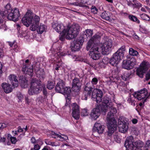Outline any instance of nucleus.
<instances>
[{"mask_svg":"<svg viewBox=\"0 0 150 150\" xmlns=\"http://www.w3.org/2000/svg\"><path fill=\"white\" fill-rule=\"evenodd\" d=\"M52 27L58 33H60L59 39L62 41L64 40L65 38L69 40L75 38L80 31V26L78 24L72 25L71 27L68 26L66 29L62 24L53 23Z\"/></svg>","mask_w":150,"mask_h":150,"instance_id":"obj_1","label":"nucleus"},{"mask_svg":"<svg viewBox=\"0 0 150 150\" xmlns=\"http://www.w3.org/2000/svg\"><path fill=\"white\" fill-rule=\"evenodd\" d=\"M92 88L89 83H87L85 86L83 95L82 97V100H86L87 98L91 97L93 100L98 103L102 101L103 93L102 91L97 88H95L92 91Z\"/></svg>","mask_w":150,"mask_h":150,"instance_id":"obj_2","label":"nucleus"},{"mask_svg":"<svg viewBox=\"0 0 150 150\" xmlns=\"http://www.w3.org/2000/svg\"><path fill=\"white\" fill-rule=\"evenodd\" d=\"M40 18L34 14L30 11L27 12L22 19V22L26 27H28L31 25L30 27V30H35L38 26Z\"/></svg>","mask_w":150,"mask_h":150,"instance_id":"obj_3","label":"nucleus"},{"mask_svg":"<svg viewBox=\"0 0 150 150\" xmlns=\"http://www.w3.org/2000/svg\"><path fill=\"white\" fill-rule=\"evenodd\" d=\"M110 111L109 112L107 116V120L108 122V134L110 136L113 134L114 131L117 128V122L113 117L114 114L117 113L116 108L113 107L109 108Z\"/></svg>","mask_w":150,"mask_h":150,"instance_id":"obj_4","label":"nucleus"},{"mask_svg":"<svg viewBox=\"0 0 150 150\" xmlns=\"http://www.w3.org/2000/svg\"><path fill=\"white\" fill-rule=\"evenodd\" d=\"M43 85L42 82L37 79H33L31 80L28 93L30 96L39 93L42 90Z\"/></svg>","mask_w":150,"mask_h":150,"instance_id":"obj_5","label":"nucleus"},{"mask_svg":"<svg viewBox=\"0 0 150 150\" xmlns=\"http://www.w3.org/2000/svg\"><path fill=\"white\" fill-rule=\"evenodd\" d=\"M125 51V47L122 46L115 53L109 61V63L113 66H116L122 59Z\"/></svg>","mask_w":150,"mask_h":150,"instance_id":"obj_6","label":"nucleus"},{"mask_svg":"<svg viewBox=\"0 0 150 150\" xmlns=\"http://www.w3.org/2000/svg\"><path fill=\"white\" fill-rule=\"evenodd\" d=\"M113 43L111 40L107 39L101 46L102 54L104 55L108 54L110 52Z\"/></svg>","mask_w":150,"mask_h":150,"instance_id":"obj_7","label":"nucleus"},{"mask_svg":"<svg viewBox=\"0 0 150 150\" xmlns=\"http://www.w3.org/2000/svg\"><path fill=\"white\" fill-rule=\"evenodd\" d=\"M149 62L144 61L140 64V67L137 70V74L139 77L142 78L144 74L149 67Z\"/></svg>","mask_w":150,"mask_h":150,"instance_id":"obj_8","label":"nucleus"},{"mask_svg":"<svg viewBox=\"0 0 150 150\" xmlns=\"http://www.w3.org/2000/svg\"><path fill=\"white\" fill-rule=\"evenodd\" d=\"M20 16L19 10L16 8L12 9L7 15V18L8 20L14 21H18Z\"/></svg>","mask_w":150,"mask_h":150,"instance_id":"obj_9","label":"nucleus"},{"mask_svg":"<svg viewBox=\"0 0 150 150\" xmlns=\"http://www.w3.org/2000/svg\"><path fill=\"white\" fill-rule=\"evenodd\" d=\"M84 40L83 37H80L77 39L74 40L71 44V49L72 51H78L82 46Z\"/></svg>","mask_w":150,"mask_h":150,"instance_id":"obj_10","label":"nucleus"},{"mask_svg":"<svg viewBox=\"0 0 150 150\" xmlns=\"http://www.w3.org/2000/svg\"><path fill=\"white\" fill-rule=\"evenodd\" d=\"M117 126L119 132L122 133L126 132L128 129V127L126 122L124 120V118L120 117L118 119Z\"/></svg>","mask_w":150,"mask_h":150,"instance_id":"obj_11","label":"nucleus"},{"mask_svg":"<svg viewBox=\"0 0 150 150\" xmlns=\"http://www.w3.org/2000/svg\"><path fill=\"white\" fill-rule=\"evenodd\" d=\"M136 64V59L134 58H132L129 60H123L122 62V67L127 69H130L132 68Z\"/></svg>","mask_w":150,"mask_h":150,"instance_id":"obj_12","label":"nucleus"},{"mask_svg":"<svg viewBox=\"0 0 150 150\" xmlns=\"http://www.w3.org/2000/svg\"><path fill=\"white\" fill-rule=\"evenodd\" d=\"M148 92L145 88L141 89L140 91L134 92L133 94V96L139 100L144 99L148 95Z\"/></svg>","mask_w":150,"mask_h":150,"instance_id":"obj_13","label":"nucleus"},{"mask_svg":"<svg viewBox=\"0 0 150 150\" xmlns=\"http://www.w3.org/2000/svg\"><path fill=\"white\" fill-rule=\"evenodd\" d=\"M134 142V138L132 136H129L127 138L125 143L126 150H133Z\"/></svg>","mask_w":150,"mask_h":150,"instance_id":"obj_14","label":"nucleus"},{"mask_svg":"<svg viewBox=\"0 0 150 150\" xmlns=\"http://www.w3.org/2000/svg\"><path fill=\"white\" fill-rule=\"evenodd\" d=\"M72 107V117L76 120H78L80 117L79 108V106L76 103H73L71 105Z\"/></svg>","mask_w":150,"mask_h":150,"instance_id":"obj_15","label":"nucleus"},{"mask_svg":"<svg viewBox=\"0 0 150 150\" xmlns=\"http://www.w3.org/2000/svg\"><path fill=\"white\" fill-rule=\"evenodd\" d=\"M81 83L78 78L75 77L73 80L72 89L75 92L78 91L81 86Z\"/></svg>","mask_w":150,"mask_h":150,"instance_id":"obj_16","label":"nucleus"},{"mask_svg":"<svg viewBox=\"0 0 150 150\" xmlns=\"http://www.w3.org/2000/svg\"><path fill=\"white\" fill-rule=\"evenodd\" d=\"M22 71L24 73L32 76L33 74V67L32 65L25 64L23 65Z\"/></svg>","mask_w":150,"mask_h":150,"instance_id":"obj_17","label":"nucleus"},{"mask_svg":"<svg viewBox=\"0 0 150 150\" xmlns=\"http://www.w3.org/2000/svg\"><path fill=\"white\" fill-rule=\"evenodd\" d=\"M65 86V82L63 80L59 79L58 82L55 86V91L58 93H61Z\"/></svg>","mask_w":150,"mask_h":150,"instance_id":"obj_18","label":"nucleus"},{"mask_svg":"<svg viewBox=\"0 0 150 150\" xmlns=\"http://www.w3.org/2000/svg\"><path fill=\"white\" fill-rule=\"evenodd\" d=\"M89 55L94 60L98 59L101 57V54L98 51V48L95 50L93 49H91V50L90 51Z\"/></svg>","mask_w":150,"mask_h":150,"instance_id":"obj_19","label":"nucleus"},{"mask_svg":"<svg viewBox=\"0 0 150 150\" xmlns=\"http://www.w3.org/2000/svg\"><path fill=\"white\" fill-rule=\"evenodd\" d=\"M98 107L96 106L92 111L90 115L91 118L94 120H96L100 115V111Z\"/></svg>","mask_w":150,"mask_h":150,"instance_id":"obj_20","label":"nucleus"},{"mask_svg":"<svg viewBox=\"0 0 150 150\" xmlns=\"http://www.w3.org/2000/svg\"><path fill=\"white\" fill-rule=\"evenodd\" d=\"M104 130V126L96 122L95 123L93 128L94 132H97L99 134L102 133Z\"/></svg>","mask_w":150,"mask_h":150,"instance_id":"obj_21","label":"nucleus"},{"mask_svg":"<svg viewBox=\"0 0 150 150\" xmlns=\"http://www.w3.org/2000/svg\"><path fill=\"white\" fill-rule=\"evenodd\" d=\"M9 79L13 88L18 86V81L17 77L14 75H10L9 76Z\"/></svg>","mask_w":150,"mask_h":150,"instance_id":"obj_22","label":"nucleus"},{"mask_svg":"<svg viewBox=\"0 0 150 150\" xmlns=\"http://www.w3.org/2000/svg\"><path fill=\"white\" fill-rule=\"evenodd\" d=\"M86 49L88 51L90 50L91 51V49H93L94 50H97L98 48V46L95 43V42H93V41H91L90 40L87 43Z\"/></svg>","mask_w":150,"mask_h":150,"instance_id":"obj_23","label":"nucleus"},{"mask_svg":"<svg viewBox=\"0 0 150 150\" xmlns=\"http://www.w3.org/2000/svg\"><path fill=\"white\" fill-rule=\"evenodd\" d=\"M2 86L4 91L6 93H9L11 92L13 88L12 87L11 84L6 83H3L2 84Z\"/></svg>","mask_w":150,"mask_h":150,"instance_id":"obj_24","label":"nucleus"},{"mask_svg":"<svg viewBox=\"0 0 150 150\" xmlns=\"http://www.w3.org/2000/svg\"><path fill=\"white\" fill-rule=\"evenodd\" d=\"M39 23L38 24V26L37 29V32L38 33L42 34L43 32L45 31L46 29V26L45 25L41 24L40 25H39Z\"/></svg>","mask_w":150,"mask_h":150,"instance_id":"obj_25","label":"nucleus"},{"mask_svg":"<svg viewBox=\"0 0 150 150\" xmlns=\"http://www.w3.org/2000/svg\"><path fill=\"white\" fill-rule=\"evenodd\" d=\"M63 91L61 93L67 96H70L71 93V90L70 87L65 86L63 89Z\"/></svg>","mask_w":150,"mask_h":150,"instance_id":"obj_26","label":"nucleus"},{"mask_svg":"<svg viewBox=\"0 0 150 150\" xmlns=\"http://www.w3.org/2000/svg\"><path fill=\"white\" fill-rule=\"evenodd\" d=\"M97 107H98V108L100 110V112L101 111L102 112L104 113L106 112L108 109L109 110V108L108 106L107 105L100 104L99 105H97Z\"/></svg>","mask_w":150,"mask_h":150,"instance_id":"obj_27","label":"nucleus"},{"mask_svg":"<svg viewBox=\"0 0 150 150\" xmlns=\"http://www.w3.org/2000/svg\"><path fill=\"white\" fill-rule=\"evenodd\" d=\"M5 9L4 11L2 12L3 14L7 16V14L9 13L12 10L10 4H8L5 6Z\"/></svg>","mask_w":150,"mask_h":150,"instance_id":"obj_28","label":"nucleus"},{"mask_svg":"<svg viewBox=\"0 0 150 150\" xmlns=\"http://www.w3.org/2000/svg\"><path fill=\"white\" fill-rule=\"evenodd\" d=\"M55 84V82L54 80L50 79L47 81V88L49 89H51L54 88Z\"/></svg>","mask_w":150,"mask_h":150,"instance_id":"obj_29","label":"nucleus"},{"mask_svg":"<svg viewBox=\"0 0 150 150\" xmlns=\"http://www.w3.org/2000/svg\"><path fill=\"white\" fill-rule=\"evenodd\" d=\"M102 104L107 105L109 108L113 107V104L112 102H109V100L107 98H104Z\"/></svg>","mask_w":150,"mask_h":150,"instance_id":"obj_30","label":"nucleus"},{"mask_svg":"<svg viewBox=\"0 0 150 150\" xmlns=\"http://www.w3.org/2000/svg\"><path fill=\"white\" fill-rule=\"evenodd\" d=\"M84 33L87 38H90L93 34V31L90 29H87L84 32Z\"/></svg>","mask_w":150,"mask_h":150,"instance_id":"obj_31","label":"nucleus"},{"mask_svg":"<svg viewBox=\"0 0 150 150\" xmlns=\"http://www.w3.org/2000/svg\"><path fill=\"white\" fill-rule=\"evenodd\" d=\"M101 17L103 19L106 20H109L110 18L106 11H105L103 12L100 15Z\"/></svg>","mask_w":150,"mask_h":150,"instance_id":"obj_32","label":"nucleus"},{"mask_svg":"<svg viewBox=\"0 0 150 150\" xmlns=\"http://www.w3.org/2000/svg\"><path fill=\"white\" fill-rule=\"evenodd\" d=\"M129 53L130 55L133 56H137L138 54V52L132 48H129Z\"/></svg>","mask_w":150,"mask_h":150,"instance_id":"obj_33","label":"nucleus"},{"mask_svg":"<svg viewBox=\"0 0 150 150\" xmlns=\"http://www.w3.org/2000/svg\"><path fill=\"white\" fill-rule=\"evenodd\" d=\"M131 74L130 73H125L121 76L122 79L124 81L128 80L129 79V76Z\"/></svg>","mask_w":150,"mask_h":150,"instance_id":"obj_34","label":"nucleus"},{"mask_svg":"<svg viewBox=\"0 0 150 150\" xmlns=\"http://www.w3.org/2000/svg\"><path fill=\"white\" fill-rule=\"evenodd\" d=\"M143 142L140 141H136L134 142V148H139L141 147L142 146Z\"/></svg>","mask_w":150,"mask_h":150,"instance_id":"obj_35","label":"nucleus"},{"mask_svg":"<svg viewBox=\"0 0 150 150\" xmlns=\"http://www.w3.org/2000/svg\"><path fill=\"white\" fill-rule=\"evenodd\" d=\"M129 18L132 21L136 22L137 23L139 24L140 23V21L138 19L137 17L133 15H129Z\"/></svg>","mask_w":150,"mask_h":150,"instance_id":"obj_36","label":"nucleus"},{"mask_svg":"<svg viewBox=\"0 0 150 150\" xmlns=\"http://www.w3.org/2000/svg\"><path fill=\"white\" fill-rule=\"evenodd\" d=\"M100 38V35H98L95 34L91 38L90 40H91V41H93V42H95L97 40H98Z\"/></svg>","mask_w":150,"mask_h":150,"instance_id":"obj_37","label":"nucleus"},{"mask_svg":"<svg viewBox=\"0 0 150 150\" xmlns=\"http://www.w3.org/2000/svg\"><path fill=\"white\" fill-rule=\"evenodd\" d=\"M140 16L143 20L147 21H149L150 20V18L149 17L145 14L143 13L140 14Z\"/></svg>","mask_w":150,"mask_h":150,"instance_id":"obj_38","label":"nucleus"},{"mask_svg":"<svg viewBox=\"0 0 150 150\" xmlns=\"http://www.w3.org/2000/svg\"><path fill=\"white\" fill-rule=\"evenodd\" d=\"M89 114L88 110L86 108H84L82 110L81 112V116H87Z\"/></svg>","mask_w":150,"mask_h":150,"instance_id":"obj_39","label":"nucleus"},{"mask_svg":"<svg viewBox=\"0 0 150 150\" xmlns=\"http://www.w3.org/2000/svg\"><path fill=\"white\" fill-rule=\"evenodd\" d=\"M68 138V137L67 136L63 134H61L60 133L59 138V139H58V140L61 141H63L64 140L67 139Z\"/></svg>","mask_w":150,"mask_h":150,"instance_id":"obj_40","label":"nucleus"},{"mask_svg":"<svg viewBox=\"0 0 150 150\" xmlns=\"http://www.w3.org/2000/svg\"><path fill=\"white\" fill-rule=\"evenodd\" d=\"M51 134V136L52 138H56L57 139H59V137L60 136V133L58 134H57L52 131Z\"/></svg>","mask_w":150,"mask_h":150,"instance_id":"obj_41","label":"nucleus"},{"mask_svg":"<svg viewBox=\"0 0 150 150\" xmlns=\"http://www.w3.org/2000/svg\"><path fill=\"white\" fill-rule=\"evenodd\" d=\"M142 6V4L139 3L138 1H136L133 4V8H140Z\"/></svg>","mask_w":150,"mask_h":150,"instance_id":"obj_42","label":"nucleus"},{"mask_svg":"<svg viewBox=\"0 0 150 150\" xmlns=\"http://www.w3.org/2000/svg\"><path fill=\"white\" fill-rule=\"evenodd\" d=\"M17 97L18 99V102L21 101V100L23 99V96L21 92H19L17 93Z\"/></svg>","mask_w":150,"mask_h":150,"instance_id":"obj_43","label":"nucleus"},{"mask_svg":"<svg viewBox=\"0 0 150 150\" xmlns=\"http://www.w3.org/2000/svg\"><path fill=\"white\" fill-rule=\"evenodd\" d=\"M146 150H150V140H147L146 143L145 145Z\"/></svg>","mask_w":150,"mask_h":150,"instance_id":"obj_44","label":"nucleus"},{"mask_svg":"<svg viewBox=\"0 0 150 150\" xmlns=\"http://www.w3.org/2000/svg\"><path fill=\"white\" fill-rule=\"evenodd\" d=\"M91 11L94 14L97 13L98 11V9L94 6H92L91 8Z\"/></svg>","mask_w":150,"mask_h":150,"instance_id":"obj_45","label":"nucleus"},{"mask_svg":"<svg viewBox=\"0 0 150 150\" xmlns=\"http://www.w3.org/2000/svg\"><path fill=\"white\" fill-rule=\"evenodd\" d=\"M65 98L66 99V103H65V105L67 106L69 105L71 103L70 98V96H65Z\"/></svg>","mask_w":150,"mask_h":150,"instance_id":"obj_46","label":"nucleus"},{"mask_svg":"<svg viewBox=\"0 0 150 150\" xmlns=\"http://www.w3.org/2000/svg\"><path fill=\"white\" fill-rule=\"evenodd\" d=\"M127 101L129 103H131V105L135 106V102L131 98H129L127 100Z\"/></svg>","mask_w":150,"mask_h":150,"instance_id":"obj_47","label":"nucleus"},{"mask_svg":"<svg viewBox=\"0 0 150 150\" xmlns=\"http://www.w3.org/2000/svg\"><path fill=\"white\" fill-rule=\"evenodd\" d=\"M12 48L13 50L16 52H18L20 50V49L19 47H18L15 44H14Z\"/></svg>","mask_w":150,"mask_h":150,"instance_id":"obj_48","label":"nucleus"},{"mask_svg":"<svg viewBox=\"0 0 150 150\" xmlns=\"http://www.w3.org/2000/svg\"><path fill=\"white\" fill-rule=\"evenodd\" d=\"M31 142L32 143L35 144L39 143V140H36L34 137H32L31 139Z\"/></svg>","mask_w":150,"mask_h":150,"instance_id":"obj_49","label":"nucleus"},{"mask_svg":"<svg viewBox=\"0 0 150 150\" xmlns=\"http://www.w3.org/2000/svg\"><path fill=\"white\" fill-rule=\"evenodd\" d=\"M98 79L96 78H93L91 81V82L93 85H96L98 82Z\"/></svg>","mask_w":150,"mask_h":150,"instance_id":"obj_50","label":"nucleus"},{"mask_svg":"<svg viewBox=\"0 0 150 150\" xmlns=\"http://www.w3.org/2000/svg\"><path fill=\"white\" fill-rule=\"evenodd\" d=\"M6 16L3 14V13L2 12L0 13V23H1L3 22V19Z\"/></svg>","mask_w":150,"mask_h":150,"instance_id":"obj_51","label":"nucleus"},{"mask_svg":"<svg viewBox=\"0 0 150 150\" xmlns=\"http://www.w3.org/2000/svg\"><path fill=\"white\" fill-rule=\"evenodd\" d=\"M114 139L115 141L118 143H120L121 142V139L117 135H114Z\"/></svg>","mask_w":150,"mask_h":150,"instance_id":"obj_52","label":"nucleus"},{"mask_svg":"<svg viewBox=\"0 0 150 150\" xmlns=\"http://www.w3.org/2000/svg\"><path fill=\"white\" fill-rule=\"evenodd\" d=\"M102 61L104 64H107L108 63V62H109L108 59L107 57L103 58Z\"/></svg>","mask_w":150,"mask_h":150,"instance_id":"obj_53","label":"nucleus"},{"mask_svg":"<svg viewBox=\"0 0 150 150\" xmlns=\"http://www.w3.org/2000/svg\"><path fill=\"white\" fill-rule=\"evenodd\" d=\"M21 85L22 87L24 88H26L27 87L28 85V82L27 81L24 82L22 81L21 83Z\"/></svg>","mask_w":150,"mask_h":150,"instance_id":"obj_54","label":"nucleus"},{"mask_svg":"<svg viewBox=\"0 0 150 150\" xmlns=\"http://www.w3.org/2000/svg\"><path fill=\"white\" fill-rule=\"evenodd\" d=\"M7 126V125L5 123H0V129H2L6 127Z\"/></svg>","mask_w":150,"mask_h":150,"instance_id":"obj_55","label":"nucleus"},{"mask_svg":"<svg viewBox=\"0 0 150 150\" xmlns=\"http://www.w3.org/2000/svg\"><path fill=\"white\" fill-rule=\"evenodd\" d=\"M140 27V28H139V30L140 31L143 33H144L146 32V28H145L141 27L140 25L139 26Z\"/></svg>","mask_w":150,"mask_h":150,"instance_id":"obj_56","label":"nucleus"},{"mask_svg":"<svg viewBox=\"0 0 150 150\" xmlns=\"http://www.w3.org/2000/svg\"><path fill=\"white\" fill-rule=\"evenodd\" d=\"M10 139L11 142L12 144H15L16 142V139L15 137H10Z\"/></svg>","mask_w":150,"mask_h":150,"instance_id":"obj_57","label":"nucleus"},{"mask_svg":"<svg viewBox=\"0 0 150 150\" xmlns=\"http://www.w3.org/2000/svg\"><path fill=\"white\" fill-rule=\"evenodd\" d=\"M14 26L15 28L17 29V30L18 31V32L20 33V32L19 31V30H20L21 27L20 25L18 24H16Z\"/></svg>","mask_w":150,"mask_h":150,"instance_id":"obj_58","label":"nucleus"},{"mask_svg":"<svg viewBox=\"0 0 150 150\" xmlns=\"http://www.w3.org/2000/svg\"><path fill=\"white\" fill-rule=\"evenodd\" d=\"M36 144L35 145L33 149L35 150H39L40 148V146L38 144Z\"/></svg>","mask_w":150,"mask_h":150,"instance_id":"obj_59","label":"nucleus"},{"mask_svg":"<svg viewBox=\"0 0 150 150\" xmlns=\"http://www.w3.org/2000/svg\"><path fill=\"white\" fill-rule=\"evenodd\" d=\"M25 99L26 103L28 104H29L31 101V99L28 98V96H25Z\"/></svg>","mask_w":150,"mask_h":150,"instance_id":"obj_60","label":"nucleus"},{"mask_svg":"<svg viewBox=\"0 0 150 150\" xmlns=\"http://www.w3.org/2000/svg\"><path fill=\"white\" fill-rule=\"evenodd\" d=\"M43 89V94L46 96L47 94V89L45 87V86H43V88H42Z\"/></svg>","mask_w":150,"mask_h":150,"instance_id":"obj_61","label":"nucleus"},{"mask_svg":"<svg viewBox=\"0 0 150 150\" xmlns=\"http://www.w3.org/2000/svg\"><path fill=\"white\" fill-rule=\"evenodd\" d=\"M71 4L76 6H81V4L78 2L72 3H71Z\"/></svg>","mask_w":150,"mask_h":150,"instance_id":"obj_62","label":"nucleus"},{"mask_svg":"<svg viewBox=\"0 0 150 150\" xmlns=\"http://www.w3.org/2000/svg\"><path fill=\"white\" fill-rule=\"evenodd\" d=\"M42 97L41 96H40L39 97H38L36 99V101H40V103H42Z\"/></svg>","mask_w":150,"mask_h":150,"instance_id":"obj_63","label":"nucleus"},{"mask_svg":"<svg viewBox=\"0 0 150 150\" xmlns=\"http://www.w3.org/2000/svg\"><path fill=\"white\" fill-rule=\"evenodd\" d=\"M146 79L148 80L150 78V71L146 74Z\"/></svg>","mask_w":150,"mask_h":150,"instance_id":"obj_64","label":"nucleus"}]
</instances>
